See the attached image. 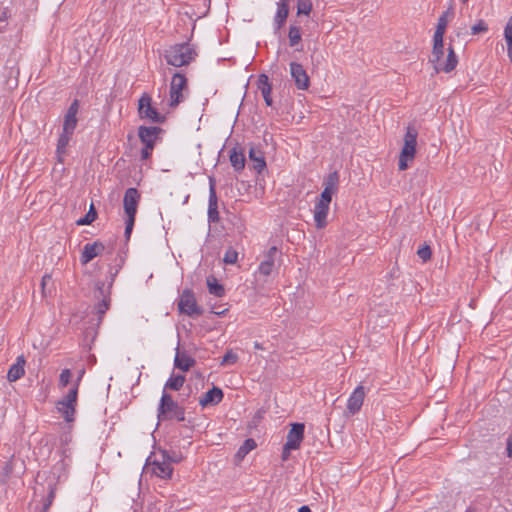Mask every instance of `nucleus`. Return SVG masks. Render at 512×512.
Masks as SVG:
<instances>
[{
  "label": "nucleus",
  "instance_id": "obj_1",
  "mask_svg": "<svg viewBox=\"0 0 512 512\" xmlns=\"http://www.w3.org/2000/svg\"><path fill=\"white\" fill-rule=\"evenodd\" d=\"M444 55V42L443 37L433 36V48L430 58L435 73L445 72L450 73L453 71L458 64V57L455 54L454 48L450 45L448 47V54L445 61L442 57Z\"/></svg>",
  "mask_w": 512,
  "mask_h": 512
},
{
  "label": "nucleus",
  "instance_id": "obj_2",
  "mask_svg": "<svg viewBox=\"0 0 512 512\" xmlns=\"http://www.w3.org/2000/svg\"><path fill=\"white\" fill-rule=\"evenodd\" d=\"M197 52L189 43H180L170 46L165 50L164 57L166 62L174 67L189 65L195 60Z\"/></svg>",
  "mask_w": 512,
  "mask_h": 512
},
{
  "label": "nucleus",
  "instance_id": "obj_3",
  "mask_svg": "<svg viewBox=\"0 0 512 512\" xmlns=\"http://www.w3.org/2000/svg\"><path fill=\"white\" fill-rule=\"evenodd\" d=\"M157 417L159 420L176 419L182 422L185 420V410L164 391L157 409Z\"/></svg>",
  "mask_w": 512,
  "mask_h": 512
},
{
  "label": "nucleus",
  "instance_id": "obj_4",
  "mask_svg": "<svg viewBox=\"0 0 512 512\" xmlns=\"http://www.w3.org/2000/svg\"><path fill=\"white\" fill-rule=\"evenodd\" d=\"M80 380L81 375L78 377L75 385L68 391V393L56 403L57 411L62 415L67 423H71L75 420L78 386Z\"/></svg>",
  "mask_w": 512,
  "mask_h": 512
},
{
  "label": "nucleus",
  "instance_id": "obj_5",
  "mask_svg": "<svg viewBox=\"0 0 512 512\" xmlns=\"http://www.w3.org/2000/svg\"><path fill=\"white\" fill-rule=\"evenodd\" d=\"M187 94V78L180 72L174 73L170 83L168 106L176 108L185 100Z\"/></svg>",
  "mask_w": 512,
  "mask_h": 512
},
{
  "label": "nucleus",
  "instance_id": "obj_6",
  "mask_svg": "<svg viewBox=\"0 0 512 512\" xmlns=\"http://www.w3.org/2000/svg\"><path fill=\"white\" fill-rule=\"evenodd\" d=\"M111 287H112V282L108 286H105V283L102 281H97L95 283L94 298L98 302L94 305V310H95L96 314L98 315L99 323L102 321L103 316L105 315L107 310L110 308Z\"/></svg>",
  "mask_w": 512,
  "mask_h": 512
},
{
  "label": "nucleus",
  "instance_id": "obj_7",
  "mask_svg": "<svg viewBox=\"0 0 512 512\" xmlns=\"http://www.w3.org/2000/svg\"><path fill=\"white\" fill-rule=\"evenodd\" d=\"M163 130L160 127L151 126H140L138 135L143 143L144 147L141 149L142 160H147L151 156V151L154 147L155 142L159 139L160 134Z\"/></svg>",
  "mask_w": 512,
  "mask_h": 512
},
{
  "label": "nucleus",
  "instance_id": "obj_8",
  "mask_svg": "<svg viewBox=\"0 0 512 512\" xmlns=\"http://www.w3.org/2000/svg\"><path fill=\"white\" fill-rule=\"evenodd\" d=\"M138 114L140 118L147 119L153 123H163L166 119L164 115L160 114L152 106V98L147 93H143L138 100Z\"/></svg>",
  "mask_w": 512,
  "mask_h": 512
},
{
  "label": "nucleus",
  "instance_id": "obj_9",
  "mask_svg": "<svg viewBox=\"0 0 512 512\" xmlns=\"http://www.w3.org/2000/svg\"><path fill=\"white\" fill-rule=\"evenodd\" d=\"M40 480H44L47 483L48 494L41 510V512H47L55 498V491L58 478L53 472L38 473L36 477L37 487H35V492L38 491L39 486H41L44 489V485L42 482H40Z\"/></svg>",
  "mask_w": 512,
  "mask_h": 512
},
{
  "label": "nucleus",
  "instance_id": "obj_10",
  "mask_svg": "<svg viewBox=\"0 0 512 512\" xmlns=\"http://www.w3.org/2000/svg\"><path fill=\"white\" fill-rule=\"evenodd\" d=\"M178 310L187 316H200L202 309L197 305L194 293L190 289H185L178 301Z\"/></svg>",
  "mask_w": 512,
  "mask_h": 512
},
{
  "label": "nucleus",
  "instance_id": "obj_11",
  "mask_svg": "<svg viewBox=\"0 0 512 512\" xmlns=\"http://www.w3.org/2000/svg\"><path fill=\"white\" fill-rule=\"evenodd\" d=\"M332 201V198L320 195L319 199L315 203L314 206V221L317 229H323L327 226V216L329 212V206Z\"/></svg>",
  "mask_w": 512,
  "mask_h": 512
},
{
  "label": "nucleus",
  "instance_id": "obj_12",
  "mask_svg": "<svg viewBox=\"0 0 512 512\" xmlns=\"http://www.w3.org/2000/svg\"><path fill=\"white\" fill-rule=\"evenodd\" d=\"M418 132L415 127L408 126L404 136V145L400 152L399 160L412 159L415 155Z\"/></svg>",
  "mask_w": 512,
  "mask_h": 512
},
{
  "label": "nucleus",
  "instance_id": "obj_13",
  "mask_svg": "<svg viewBox=\"0 0 512 512\" xmlns=\"http://www.w3.org/2000/svg\"><path fill=\"white\" fill-rule=\"evenodd\" d=\"M289 68L290 76L293 79L296 88L299 90H307L310 87V77L303 65L298 62H291L289 64Z\"/></svg>",
  "mask_w": 512,
  "mask_h": 512
},
{
  "label": "nucleus",
  "instance_id": "obj_14",
  "mask_svg": "<svg viewBox=\"0 0 512 512\" xmlns=\"http://www.w3.org/2000/svg\"><path fill=\"white\" fill-rule=\"evenodd\" d=\"M162 461H154L152 471L153 474L162 479H170L173 473L171 461L173 460L169 453L165 450L161 451Z\"/></svg>",
  "mask_w": 512,
  "mask_h": 512
},
{
  "label": "nucleus",
  "instance_id": "obj_15",
  "mask_svg": "<svg viewBox=\"0 0 512 512\" xmlns=\"http://www.w3.org/2000/svg\"><path fill=\"white\" fill-rule=\"evenodd\" d=\"M139 199L140 194L136 188H128L125 191L123 206L127 217H135Z\"/></svg>",
  "mask_w": 512,
  "mask_h": 512
},
{
  "label": "nucleus",
  "instance_id": "obj_16",
  "mask_svg": "<svg viewBox=\"0 0 512 512\" xmlns=\"http://www.w3.org/2000/svg\"><path fill=\"white\" fill-rule=\"evenodd\" d=\"M105 250V245L97 240L93 243H87L84 245L80 256V262L82 265L88 264L95 257L100 255Z\"/></svg>",
  "mask_w": 512,
  "mask_h": 512
},
{
  "label": "nucleus",
  "instance_id": "obj_17",
  "mask_svg": "<svg viewBox=\"0 0 512 512\" xmlns=\"http://www.w3.org/2000/svg\"><path fill=\"white\" fill-rule=\"evenodd\" d=\"M304 429L305 426L303 423H293L291 425V429L287 434V449H298L304 439Z\"/></svg>",
  "mask_w": 512,
  "mask_h": 512
},
{
  "label": "nucleus",
  "instance_id": "obj_18",
  "mask_svg": "<svg viewBox=\"0 0 512 512\" xmlns=\"http://www.w3.org/2000/svg\"><path fill=\"white\" fill-rule=\"evenodd\" d=\"M365 389L362 385L357 386L347 401V410L350 414L358 413L363 405Z\"/></svg>",
  "mask_w": 512,
  "mask_h": 512
},
{
  "label": "nucleus",
  "instance_id": "obj_19",
  "mask_svg": "<svg viewBox=\"0 0 512 512\" xmlns=\"http://www.w3.org/2000/svg\"><path fill=\"white\" fill-rule=\"evenodd\" d=\"M217 194L215 189V182L213 178H210V186H209V200H208V221L216 223L219 221V213L217 206Z\"/></svg>",
  "mask_w": 512,
  "mask_h": 512
},
{
  "label": "nucleus",
  "instance_id": "obj_20",
  "mask_svg": "<svg viewBox=\"0 0 512 512\" xmlns=\"http://www.w3.org/2000/svg\"><path fill=\"white\" fill-rule=\"evenodd\" d=\"M276 5L277 10L274 16L273 26L275 31H279L284 26L289 15L288 0H279Z\"/></svg>",
  "mask_w": 512,
  "mask_h": 512
},
{
  "label": "nucleus",
  "instance_id": "obj_21",
  "mask_svg": "<svg viewBox=\"0 0 512 512\" xmlns=\"http://www.w3.org/2000/svg\"><path fill=\"white\" fill-rule=\"evenodd\" d=\"M78 108H79L78 101L74 100L73 103L68 108L67 113L65 115L64 123H63V131L73 134V132L76 128V125H77L76 115L78 112Z\"/></svg>",
  "mask_w": 512,
  "mask_h": 512
},
{
  "label": "nucleus",
  "instance_id": "obj_22",
  "mask_svg": "<svg viewBox=\"0 0 512 512\" xmlns=\"http://www.w3.org/2000/svg\"><path fill=\"white\" fill-rule=\"evenodd\" d=\"M222 389L213 386L212 389L208 390L199 400L201 407L213 406L220 403L223 399Z\"/></svg>",
  "mask_w": 512,
  "mask_h": 512
},
{
  "label": "nucleus",
  "instance_id": "obj_23",
  "mask_svg": "<svg viewBox=\"0 0 512 512\" xmlns=\"http://www.w3.org/2000/svg\"><path fill=\"white\" fill-rule=\"evenodd\" d=\"M278 254L276 246H272L265 254V259L260 263L258 271L264 276H269L274 268L275 258Z\"/></svg>",
  "mask_w": 512,
  "mask_h": 512
},
{
  "label": "nucleus",
  "instance_id": "obj_24",
  "mask_svg": "<svg viewBox=\"0 0 512 512\" xmlns=\"http://www.w3.org/2000/svg\"><path fill=\"white\" fill-rule=\"evenodd\" d=\"M324 189L320 195L332 198L333 194H335L339 187V173L335 170L330 172L323 181Z\"/></svg>",
  "mask_w": 512,
  "mask_h": 512
},
{
  "label": "nucleus",
  "instance_id": "obj_25",
  "mask_svg": "<svg viewBox=\"0 0 512 512\" xmlns=\"http://www.w3.org/2000/svg\"><path fill=\"white\" fill-rule=\"evenodd\" d=\"M257 88L261 92L262 97L265 101V104L267 106H271L272 105V97H271L272 86H271V83H270L267 75L261 74L259 76L258 81H257Z\"/></svg>",
  "mask_w": 512,
  "mask_h": 512
},
{
  "label": "nucleus",
  "instance_id": "obj_26",
  "mask_svg": "<svg viewBox=\"0 0 512 512\" xmlns=\"http://www.w3.org/2000/svg\"><path fill=\"white\" fill-rule=\"evenodd\" d=\"M26 360L23 355L17 357L16 362L9 368L7 373V379L10 382H15L20 379L25 373Z\"/></svg>",
  "mask_w": 512,
  "mask_h": 512
},
{
  "label": "nucleus",
  "instance_id": "obj_27",
  "mask_svg": "<svg viewBox=\"0 0 512 512\" xmlns=\"http://www.w3.org/2000/svg\"><path fill=\"white\" fill-rule=\"evenodd\" d=\"M195 364V359L187 355L185 352L177 350L174 366L182 371H188Z\"/></svg>",
  "mask_w": 512,
  "mask_h": 512
},
{
  "label": "nucleus",
  "instance_id": "obj_28",
  "mask_svg": "<svg viewBox=\"0 0 512 512\" xmlns=\"http://www.w3.org/2000/svg\"><path fill=\"white\" fill-rule=\"evenodd\" d=\"M256 446H257V444L254 439H252V438L246 439L244 441V443L237 450V452L235 454V461L237 463L241 462L250 451H252L253 449L256 448Z\"/></svg>",
  "mask_w": 512,
  "mask_h": 512
},
{
  "label": "nucleus",
  "instance_id": "obj_29",
  "mask_svg": "<svg viewBox=\"0 0 512 512\" xmlns=\"http://www.w3.org/2000/svg\"><path fill=\"white\" fill-rule=\"evenodd\" d=\"M453 15L452 6L449 7L447 11L442 13V15L438 18L436 30L434 32V36L436 37H444L447 24H448V17Z\"/></svg>",
  "mask_w": 512,
  "mask_h": 512
},
{
  "label": "nucleus",
  "instance_id": "obj_30",
  "mask_svg": "<svg viewBox=\"0 0 512 512\" xmlns=\"http://www.w3.org/2000/svg\"><path fill=\"white\" fill-rule=\"evenodd\" d=\"M97 216H98V214H97L96 208L94 206V203L92 202L89 206L88 212L85 214L84 217H82L76 221V225L77 226L90 225L97 219Z\"/></svg>",
  "mask_w": 512,
  "mask_h": 512
},
{
  "label": "nucleus",
  "instance_id": "obj_31",
  "mask_svg": "<svg viewBox=\"0 0 512 512\" xmlns=\"http://www.w3.org/2000/svg\"><path fill=\"white\" fill-rule=\"evenodd\" d=\"M71 136H72V133H67L65 131H63L62 134L60 135V137L58 139L57 149H56V153L59 158L58 160H61L62 157L64 156L65 149L68 146Z\"/></svg>",
  "mask_w": 512,
  "mask_h": 512
},
{
  "label": "nucleus",
  "instance_id": "obj_32",
  "mask_svg": "<svg viewBox=\"0 0 512 512\" xmlns=\"http://www.w3.org/2000/svg\"><path fill=\"white\" fill-rule=\"evenodd\" d=\"M504 38L507 44V55L512 63V16L508 19L505 29Z\"/></svg>",
  "mask_w": 512,
  "mask_h": 512
},
{
  "label": "nucleus",
  "instance_id": "obj_33",
  "mask_svg": "<svg viewBox=\"0 0 512 512\" xmlns=\"http://www.w3.org/2000/svg\"><path fill=\"white\" fill-rule=\"evenodd\" d=\"M185 382L184 375H172L167 382L165 383L164 389H171L174 391H178L182 388Z\"/></svg>",
  "mask_w": 512,
  "mask_h": 512
},
{
  "label": "nucleus",
  "instance_id": "obj_34",
  "mask_svg": "<svg viewBox=\"0 0 512 512\" xmlns=\"http://www.w3.org/2000/svg\"><path fill=\"white\" fill-rule=\"evenodd\" d=\"M207 286L210 294L222 297L225 293L224 287L214 277L207 278Z\"/></svg>",
  "mask_w": 512,
  "mask_h": 512
},
{
  "label": "nucleus",
  "instance_id": "obj_35",
  "mask_svg": "<svg viewBox=\"0 0 512 512\" xmlns=\"http://www.w3.org/2000/svg\"><path fill=\"white\" fill-rule=\"evenodd\" d=\"M289 44L294 47L301 41V30L299 26L290 25L288 32Z\"/></svg>",
  "mask_w": 512,
  "mask_h": 512
},
{
  "label": "nucleus",
  "instance_id": "obj_36",
  "mask_svg": "<svg viewBox=\"0 0 512 512\" xmlns=\"http://www.w3.org/2000/svg\"><path fill=\"white\" fill-rule=\"evenodd\" d=\"M297 15H306L308 16L312 11V1L311 0H297Z\"/></svg>",
  "mask_w": 512,
  "mask_h": 512
},
{
  "label": "nucleus",
  "instance_id": "obj_37",
  "mask_svg": "<svg viewBox=\"0 0 512 512\" xmlns=\"http://www.w3.org/2000/svg\"><path fill=\"white\" fill-rule=\"evenodd\" d=\"M229 160H246L245 149L240 145L233 147L229 152Z\"/></svg>",
  "mask_w": 512,
  "mask_h": 512
},
{
  "label": "nucleus",
  "instance_id": "obj_38",
  "mask_svg": "<svg viewBox=\"0 0 512 512\" xmlns=\"http://www.w3.org/2000/svg\"><path fill=\"white\" fill-rule=\"evenodd\" d=\"M238 360V355L233 352V350H228L222 358L221 365H232L235 364Z\"/></svg>",
  "mask_w": 512,
  "mask_h": 512
},
{
  "label": "nucleus",
  "instance_id": "obj_39",
  "mask_svg": "<svg viewBox=\"0 0 512 512\" xmlns=\"http://www.w3.org/2000/svg\"><path fill=\"white\" fill-rule=\"evenodd\" d=\"M488 31V25L484 20H479L471 27V35H477Z\"/></svg>",
  "mask_w": 512,
  "mask_h": 512
},
{
  "label": "nucleus",
  "instance_id": "obj_40",
  "mask_svg": "<svg viewBox=\"0 0 512 512\" xmlns=\"http://www.w3.org/2000/svg\"><path fill=\"white\" fill-rule=\"evenodd\" d=\"M431 254V248L427 244L423 245L417 250V255L423 262L430 260Z\"/></svg>",
  "mask_w": 512,
  "mask_h": 512
},
{
  "label": "nucleus",
  "instance_id": "obj_41",
  "mask_svg": "<svg viewBox=\"0 0 512 512\" xmlns=\"http://www.w3.org/2000/svg\"><path fill=\"white\" fill-rule=\"evenodd\" d=\"M238 260V252L232 248L225 252L223 262L225 264H235Z\"/></svg>",
  "mask_w": 512,
  "mask_h": 512
},
{
  "label": "nucleus",
  "instance_id": "obj_42",
  "mask_svg": "<svg viewBox=\"0 0 512 512\" xmlns=\"http://www.w3.org/2000/svg\"><path fill=\"white\" fill-rule=\"evenodd\" d=\"M12 472H13V463L10 460V461L6 462L5 466L3 467L1 482L6 483L9 480Z\"/></svg>",
  "mask_w": 512,
  "mask_h": 512
},
{
  "label": "nucleus",
  "instance_id": "obj_43",
  "mask_svg": "<svg viewBox=\"0 0 512 512\" xmlns=\"http://www.w3.org/2000/svg\"><path fill=\"white\" fill-rule=\"evenodd\" d=\"M71 379V371L69 369L62 370L59 376V385L65 387L69 384Z\"/></svg>",
  "mask_w": 512,
  "mask_h": 512
},
{
  "label": "nucleus",
  "instance_id": "obj_44",
  "mask_svg": "<svg viewBox=\"0 0 512 512\" xmlns=\"http://www.w3.org/2000/svg\"><path fill=\"white\" fill-rule=\"evenodd\" d=\"M134 222H135V217H127V219L125 221V232H124L126 239L130 238V235H131V232H132V229L134 226Z\"/></svg>",
  "mask_w": 512,
  "mask_h": 512
},
{
  "label": "nucleus",
  "instance_id": "obj_45",
  "mask_svg": "<svg viewBox=\"0 0 512 512\" xmlns=\"http://www.w3.org/2000/svg\"><path fill=\"white\" fill-rule=\"evenodd\" d=\"M266 163L267 162H253V165L248 166V169L254 174H260L263 170L266 169Z\"/></svg>",
  "mask_w": 512,
  "mask_h": 512
},
{
  "label": "nucleus",
  "instance_id": "obj_46",
  "mask_svg": "<svg viewBox=\"0 0 512 512\" xmlns=\"http://www.w3.org/2000/svg\"><path fill=\"white\" fill-rule=\"evenodd\" d=\"M249 160H264V157L253 146L249 147Z\"/></svg>",
  "mask_w": 512,
  "mask_h": 512
},
{
  "label": "nucleus",
  "instance_id": "obj_47",
  "mask_svg": "<svg viewBox=\"0 0 512 512\" xmlns=\"http://www.w3.org/2000/svg\"><path fill=\"white\" fill-rule=\"evenodd\" d=\"M235 172H241L246 165V162H231Z\"/></svg>",
  "mask_w": 512,
  "mask_h": 512
},
{
  "label": "nucleus",
  "instance_id": "obj_48",
  "mask_svg": "<svg viewBox=\"0 0 512 512\" xmlns=\"http://www.w3.org/2000/svg\"><path fill=\"white\" fill-rule=\"evenodd\" d=\"M51 279V276L49 274H45L43 277H42V281H41V288H42V293L45 294V287L47 285V282Z\"/></svg>",
  "mask_w": 512,
  "mask_h": 512
},
{
  "label": "nucleus",
  "instance_id": "obj_49",
  "mask_svg": "<svg viewBox=\"0 0 512 512\" xmlns=\"http://www.w3.org/2000/svg\"><path fill=\"white\" fill-rule=\"evenodd\" d=\"M507 456L512 457V435H510L507 439Z\"/></svg>",
  "mask_w": 512,
  "mask_h": 512
},
{
  "label": "nucleus",
  "instance_id": "obj_50",
  "mask_svg": "<svg viewBox=\"0 0 512 512\" xmlns=\"http://www.w3.org/2000/svg\"><path fill=\"white\" fill-rule=\"evenodd\" d=\"M292 449H287V444L284 445L283 451H282V460L286 461L289 458L290 451Z\"/></svg>",
  "mask_w": 512,
  "mask_h": 512
},
{
  "label": "nucleus",
  "instance_id": "obj_51",
  "mask_svg": "<svg viewBox=\"0 0 512 512\" xmlns=\"http://www.w3.org/2000/svg\"><path fill=\"white\" fill-rule=\"evenodd\" d=\"M408 163L409 162H399L398 169L400 171H403V170L407 169L408 168Z\"/></svg>",
  "mask_w": 512,
  "mask_h": 512
},
{
  "label": "nucleus",
  "instance_id": "obj_52",
  "mask_svg": "<svg viewBox=\"0 0 512 512\" xmlns=\"http://www.w3.org/2000/svg\"><path fill=\"white\" fill-rule=\"evenodd\" d=\"M298 512H311L308 506H302L299 508Z\"/></svg>",
  "mask_w": 512,
  "mask_h": 512
},
{
  "label": "nucleus",
  "instance_id": "obj_53",
  "mask_svg": "<svg viewBox=\"0 0 512 512\" xmlns=\"http://www.w3.org/2000/svg\"><path fill=\"white\" fill-rule=\"evenodd\" d=\"M226 311H227V310H226V309H224V310H222V311L217 310V311H212V312H213L214 314H216V315H223Z\"/></svg>",
  "mask_w": 512,
  "mask_h": 512
},
{
  "label": "nucleus",
  "instance_id": "obj_54",
  "mask_svg": "<svg viewBox=\"0 0 512 512\" xmlns=\"http://www.w3.org/2000/svg\"><path fill=\"white\" fill-rule=\"evenodd\" d=\"M254 348H255V349H263V346H262V344H261V343H259V342H255V343H254Z\"/></svg>",
  "mask_w": 512,
  "mask_h": 512
},
{
  "label": "nucleus",
  "instance_id": "obj_55",
  "mask_svg": "<svg viewBox=\"0 0 512 512\" xmlns=\"http://www.w3.org/2000/svg\"><path fill=\"white\" fill-rule=\"evenodd\" d=\"M172 459L173 460L171 462H178L180 460L179 458H176V456H173Z\"/></svg>",
  "mask_w": 512,
  "mask_h": 512
},
{
  "label": "nucleus",
  "instance_id": "obj_56",
  "mask_svg": "<svg viewBox=\"0 0 512 512\" xmlns=\"http://www.w3.org/2000/svg\"><path fill=\"white\" fill-rule=\"evenodd\" d=\"M465 512H475V511L471 508H468Z\"/></svg>",
  "mask_w": 512,
  "mask_h": 512
},
{
  "label": "nucleus",
  "instance_id": "obj_57",
  "mask_svg": "<svg viewBox=\"0 0 512 512\" xmlns=\"http://www.w3.org/2000/svg\"><path fill=\"white\" fill-rule=\"evenodd\" d=\"M188 198H189V195H187V196L185 197L184 203H186V202L188 201Z\"/></svg>",
  "mask_w": 512,
  "mask_h": 512
},
{
  "label": "nucleus",
  "instance_id": "obj_58",
  "mask_svg": "<svg viewBox=\"0 0 512 512\" xmlns=\"http://www.w3.org/2000/svg\"><path fill=\"white\" fill-rule=\"evenodd\" d=\"M469 0H461L463 4H466Z\"/></svg>",
  "mask_w": 512,
  "mask_h": 512
}]
</instances>
